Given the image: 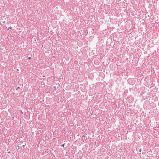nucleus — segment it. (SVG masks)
<instances>
[{"mask_svg":"<svg viewBox=\"0 0 159 159\" xmlns=\"http://www.w3.org/2000/svg\"><path fill=\"white\" fill-rule=\"evenodd\" d=\"M25 146V145H23L22 146H21L20 147V148L21 149H22V147L24 148Z\"/></svg>","mask_w":159,"mask_h":159,"instance_id":"obj_1","label":"nucleus"},{"mask_svg":"<svg viewBox=\"0 0 159 159\" xmlns=\"http://www.w3.org/2000/svg\"><path fill=\"white\" fill-rule=\"evenodd\" d=\"M12 28L10 27L8 28L7 30H9V29L11 30Z\"/></svg>","mask_w":159,"mask_h":159,"instance_id":"obj_2","label":"nucleus"},{"mask_svg":"<svg viewBox=\"0 0 159 159\" xmlns=\"http://www.w3.org/2000/svg\"><path fill=\"white\" fill-rule=\"evenodd\" d=\"M65 143H64L63 144H62L61 145V146L62 147H64V145H65Z\"/></svg>","mask_w":159,"mask_h":159,"instance_id":"obj_3","label":"nucleus"},{"mask_svg":"<svg viewBox=\"0 0 159 159\" xmlns=\"http://www.w3.org/2000/svg\"><path fill=\"white\" fill-rule=\"evenodd\" d=\"M20 89V87H18L16 89L18 90V89Z\"/></svg>","mask_w":159,"mask_h":159,"instance_id":"obj_4","label":"nucleus"},{"mask_svg":"<svg viewBox=\"0 0 159 159\" xmlns=\"http://www.w3.org/2000/svg\"><path fill=\"white\" fill-rule=\"evenodd\" d=\"M31 57H28V59H29V60L30 59H31Z\"/></svg>","mask_w":159,"mask_h":159,"instance_id":"obj_5","label":"nucleus"},{"mask_svg":"<svg viewBox=\"0 0 159 159\" xmlns=\"http://www.w3.org/2000/svg\"><path fill=\"white\" fill-rule=\"evenodd\" d=\"M141 148L139 150V152H141Z\"/></svg>","mask_w":159,"mask_h":159,"instance_id":"obj_6","label":"nucleus"},{"mask_svg":"<svg viewBox=\"0 0 159 159\" xmlns=\"http://www.w3.org/2000/svg\"><path fill=\"white\" fill-rule=\"evenodd\" d=\"M17 146H18V147H19V145H18V144Z\"/></svg>","mask_w":159,"mask_h":159,"instance_id":"obj_7","label":"nucleus"},{"mask_svg":"<svg viewBox=\"0 0 159 159\" xmlns=\"http://www.w3.org/2000/svg\"><path fill=\"white\" fill-rule=\"evenodd\" d=\"M10 153V152H8V153Z\"/></svg>","mask_w":159,"mask_h":159,"instance_id":"obj_8","label":"nucleus"},{"mask_svg":"<svg viewBox=\"0 0 159 159\" xmlns=\"http://www.w3.org/2000/svg\"><path fill=\"white\" fill-rule=\"evenodd\" d=\"M5 21H4V22H3V23H5Z\"/></svg>","mask_w":159,"mask_h":159,"instance_id":"obj_9","label":"nucleus"},{"mask_svg":"<svg viewBox=\"0 0 159 159\" xmlns=\"http://www.w3.org/2000/svg\"><path fill=\"white\" fill-rule=\"evenodd\" d=\"M148 17H149V16L148 15Z\"/></svg>","mask_w":159,"mask_h":159,"instance_id":"obj_10","label":"nucleus"},{"mask_svg":"<svg viewBox=\"0 0 159 159\" xmlns=\"http://www.w3.org/2000/svg\"><path fill=\"white\" fill-rule=\"evenodd\" d=\"M21 112H22V113H23V112H22V111H21Z\"/></svg>","mask_w":159,"mask_h":159,"instance_id":"obj_11","label":"nucleus"},{"mask_svg":"<svg viewBox=\"0 0 159 159\" xmlns=\"http://www.w3.org/2000/svg\"><path fill=\"white\" fill-rule=\"evenodd\" d=\"M54 88H55V89H56V87H54Z\"/></svg>","mask_w":159,"mask_h":159,"instance_id":"obj_12","label":"nucleus"},{"mask_svg":"<svg viewBox=\"0 0 159 159\" xmlns=\"http://www.w3.org/2000/svg\"><path fill=\"white\" fill-rule=\"evenodd\" d=\"M32 159H34V158H32Z\"/></svg>","mask_w":159,"mask_h":159,"instance_id":"obj_13","label":"nucleus"}]
</instances>
